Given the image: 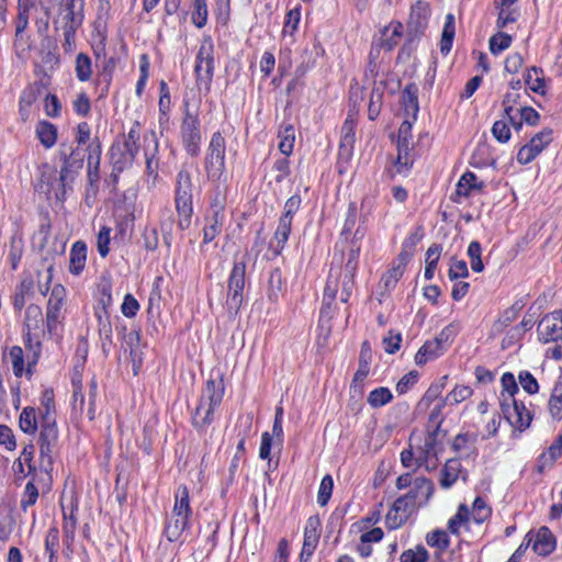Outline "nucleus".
Here are the masks:
<instances>
[{
	"label": "nucleus",
	"mask_w": 562,
	"mask_h": 562,
	"mask_svg": "<svg viewBox=\"0 0 562 562\" xmlns=\"http://www.w3.org/2000/svg\"><path fill=\"white\" fill-rule=\"evenodd\" d=\"M110 234H111V228L108 226H102L98 234L97 247H98L99 255L102 258H105L110 251V248H109V245L111 241Z\"/></svg>",
	"instance_id": "obj_62"
},
{
	"label": "nucleus",
	"mask_w": 562,
	"mask_h": 562,
	"mask_svg": "<svg viewBox=\"0 0 562 562\" xmlns=\"http://www.w3.org/2000/svg\"><path fill=\"white\" fill-rule=\"evenodd\" d=\"M562 454V450L555 445H551L548 453H542L538 460V472L542 473L546 467H551L555 460Z\"/></svg>",
	"instance_id": "obj_55"
},
{
	"label": "nucleus",
	"mask_w": 562,
	"mask_h": 562,
	"mask_svg": "<svg viewBox=\"0 0 562 562\" xmlns=\"http://www.w3.org/2000/svg\"><path fill=\"white\" fill-rule=\"evenodd\" d=\"M555 549V538L548 527L539 528L532 550L542 557L549 555Z\"/></svg>",
	"instance_id": "obj_21"
},
{
	"label": "nucleus",
	"mask_w": 562,
	"mask_h": 562,
	"mask_svg": "<svg viewBox=\"0 0 562 562\" xmlns=\"http://www.w3.org/2000/svg\"><path fill=\"white\" fill-rule=\"evenodd\" d=\"M472 389L468 385H457L443 400V404L454 405L472 395Z\"/></svg>",
	"instance_id": "obj_51"
},
{
	"label": "nucleus",
	"mask_w": 562,
	"mask_h": 562,
	"mask_svg": "<svg viewBox=\"0 0 562 562\" xmlns=\"http://www.w3.org/2000/svg\"><path fill=\"white\" fill-rule=\"evenodd\" d=\"M492 134L499 143H507L512 135L509 124L505 120L496 121L492 126Z\"/></svg>",
	"instance_id": "obj_63"
},
{
	"label": "nucleus",
	"mask_w": 562,
	"mask_h": 562,
	"mask_svg": "<svg viewBox=\"0 0 562 562\" xmlns=\"http://www.w3.org/2000/svg\"><path fill=\"white\" fill-rule=\"evenodd\" d=\"M65 297L66 289L61 284L54 285L46 307V327L49 335L56 334Z\"/></svg>",
	"instance_id": "obj_13"
},
{
	"label": "nucleus",
	"mask_w": 562,
	"mask_h": 562,
	"mask_svg": "<svg viewBox=\"0 0 562 562\" xmlns=\"http://www.w3.org/2000/svg\"><path fill=\"white\" fill-rule=\"evenodd\" d=\"M58 442V429L56 419L41 420L38 437L40 445V468L45 473L53 471V454Z\"/></svg>",
	"instance_id": "obj_6"
},
{
	"label": "nucleus",
	"mask_w": 562,
	"mask_h": 562,
	"mask_svg": "<svg viewBox=\"0 0 562 562\" xmlns=\"http://www.w3.org/2000/svg\"><path fill=\"white\" fill-rule=\"evenodd\" d=\"M15 518L11 512H0V541L7 542L15 527Z\"/></svg>",
	"instance_id": "obj_44"
},
{
	"label": "nucleus",
	"mask_w": 562,
	"mask_h": 562,
	"mask_svg": "<svg viewBox=\"0 0 562 562\" xmlns=\"http://www.w3.org/2000/svg\"><path fill=\"white\" fill-rule=\"evenodd\" d=\"M223 395L224 386L221 381L209 380L206 382L200 403L192 416V424L195 428L201 430L212 423L214 408L221 404Z\"/></svg>",
	"instance_id": "obj_3"
},
{
	"label": "nucleus",
	"mask_w": 562,
	"mask_h": 562,
	"mask_svg": "<svg viewBox=\"0 0 562 562\" xmlns=\"http://www.w3.org/2000/svg\"><path fill=\"white\" fill-rule=\"evenodd\" d=\"M34 282L31 278H25L21 281L14 294L13 305L14 308L21 311L25 305V296L32 293Z\"/></svg>",
	"instance_id": "obj_43"
},
{
	"label": "nucleus",
	"mask_w": 562,
	"mask_h": 562,
	"mask_svg": "<svg viewBox=\"0 0 562 562\" xmlns=\"http://www.w3.org/2000/svg\"><path fill=\"white\" fill-rule=\"evenodd\" d=\"M524 307L519 302H515L512 306L506 308L497 321L501 327L509 326L519 315V312Z\"/></svg>",
	"instance_id": "obj_60"
},
{
	"label": "nucleus",
	"mask_w": 562,
	"mask_h": 562,
	"mask_svg": "<svg viewBox=\"0 0 562 562\" xmlns=\"http://www.w3.org/2000/svg\"><path fill=\"white\" fill-rule=\"evenodd\" d=\"M484 188V183L482 181H476L475 173L471 171H467L459 180L456 189V194L469 196L472 190L481 191Z\"/></svg>",
	"instance_id": "obj_32"
},
{
	"label": "nucleus",
	"mask_w": 562,
	"mask_h": 562,
	"mask_svg": "<svg viewBox=\"0 0 562 562\" xmlns=\"http://www.w3.org/2000/svg\"><path fill=\"white\" fill-rule=\"evenodd\" d=\"M338 292V279L334 278L331 274L328 277L325 289H324V296H323V306L321 310V315L331 317L330 315V308L333 303L336 300Z\"/></svg>",
	"instance_id": "obj_27"
},
{
	"label": "nucleus",
	"mask_w": 562,
	"mask_h": 562,
	"mask_svg": "<svg viewBox=\"0 0 562 562\" xmlns=\"http://www.w3.org/2000/svg\"><path fill=\"white\" fill-rule=\"evenodd\" d=\"M11 363H12V370L16 378H21L24 373V352L23 349L20 346H13L10 349L9 352ZM25 373L31 376V374L27 373L25 370Z\"/></svg>",
	"instance_id": "obj_46"
},
{
	"label": "nucleus",
	"mask_w": 562,
	"mask_h": 562,
	"mask_svg": "<svg viewBox=\"0 0 562 562\" xmlns=\"http://www.w3.org/2000/svg\"><path fill=\"white\" fill-rule=\"evenodd\" d=\"M246 283V261H234L228 278L226 306L229 314L237 315L243 305V293Z\"/></svg>",
	"instance_id": "obj_8"
},
{
	"label": "nucleus",
	"mask_w": 562,
	"mask_h": 562,
	"mask_svg": "<svg viewBox=\"0 0 562 562\" xmlns=\"http://www.w3.org/2000/svg\"><path fill=\"white\" fill-rule=\"evenodd\" d=\"M470 512L464 504H461L458 508L457 514L449 520L448 530L453 535H459V526L463 522H468Z\"/></svg>",
	"instance_id": "obj_54"
},
{
	"label": "nucleus",
	"mask_w": 562,
	"mask_h": 562,
	"mask_svg": "<svg viewBox=\"0 0 562 562\" xmlns=\"http://www.w3.org/2000/svg\"><path fill=\"white\" fill-rule=\"evenodd\" d=\"M435 491L434 483L427 477H416L405 498L411 501L416 507L425 505Z\"/></svg>",
	"instance_id": "obj_18"
},
{
	"label": "nucleus",
	"mask_w": 562,
	"mask_h": 562,
	"mask_svg": "<svg viewBox=\"0 0 562 562\" xmlns=\"http://www.w3.org/2000/svg\"><path fill=\"white\" fill-rule=\"evenodd\" d=\"M445 351L438 342L434 340H427L417 351L415 356V362L417 366H424L429 360L436 359Z\"/></svg>",
	"instance_id": "obj_28"
},
{
	"label": "nucleus",
	"mask_w": 562,
	"mask_h": 562,
	"mask_svg": "<svg viewBox=\"0 0 562 562\" xmlns=\"http://www.w3.org/2000/svg\"><path fill=\"white\" fill-rule=\"evenodd\" d=\"M427 544L430 547L438 548L440 550H446L449 547V537L445 530H435L427 535L426 537Z\"/></svg>",
	"instance_id": "obj_56"
},
{
	"label": "nucleus",
	"mask_w": 562,
	"mask_h": 562,
	"mask_svg": "<svg viewBox=\"0 0 562 562\" xmlns=\"http://www.w3.org/2000/svg\"><path fill=\"white\" fill-rule=\"evenodd\" d=\"M59 547V531L56 527L48 529L45 538V550L48 553L49 562L56 560L57 550Z\"/></svg>",
	"instance_id": "obj_49"
},
{
	"label": "nucleus",
	"mask_w": 562,
	"mask_h": 562,
	"mask_svg": "<svg viewBox=\"0 0 562 562\" xmlns=\"http://www.w3.org/2000/svg\"><path fill=\"white\" fill-rule=\"evenodd\" d=\"M429 554L425 547L417 546L416 550H406L401 555V562H427Z\"/></svg>",
	"instance_id": "obj_58"
},
{
	"label": "nucleus",
	"mask_w": 562,
	"mask_h": 562,
	"mask_svg": "<svg viewBox=\"0 0 562 562\" xmlns=\"http://www.w3.org/2000/svg\"><path fill=\"white\" fill-rule=\"evenodd\" d=\"M70 148H71V145L61 143L59 151H58V156H59V159L61 160L63 165H61V168L59 171V179H58L59 189L56 192V198L61 201H64L66 199L69 173L71 172V164L69 162Z\"/></svg>",
	"instance_id": "obj_19"
},
{
	"label": "nucleus",
	"mask_w": 562,
	"mask_h": 562,
	"mask_svg": "<svg viewBox=\"0 0 562 562\" xmlns=\"http://www.w3.org/2000/svg\"><path fill=\"white\" fill-rule=\"evenodd\" d=\"M87 261V245L78 240L76 241L71 249L69 255V271L72 274H80L82 270L85 269Z\"/></svg>",
	"instance_id": "obj_23"
},
{
	"label": "nucleus",
	"mask_w": 562,
	"mask_h": 562,
	"mask_svg": "<svg viewBox=\"0 0 562 562\" xmlns=\"http://www.w3.org/2000/svg\"><path fill=\"white\" fill-rule=\"evenodd\" d=\"M382 98H383V87L374 82V86L371 90L370 101L368 105V117L373 121L380 114L382 108Z\"/></svg>",
	"instance_id": "obj_42"
},
{
	"label": "nucleus",
	"mask_w": 562,
	"mask_h": 562,
	"mask_svg": "<svg viewBox=\"0 0 562 562\" xmlns=\"http://www.w3.org/2000/svg\"><path fill=\"white\" fill-rule=\"evenodd\" d=\"M41 324H43L42 308L36 304H30L25 311V326L29 330L25 336V347L32 352V357H27L26 371L29 374L33 373L32 367L37 363L41 355V342L33 344L30 331L40 328Z\"/></svg>",
	"instance_id": "obj_9"
},
{
	"label": "nucleus",
	"mask_w": 562,
	"mask_h": 562,
	"mask_svg": "<svg viewBox=\"0 0 562 562\" xmlns=\"http://www.w3.org/2000/svg\"><path fill=\"white\" fill-rule=\"evenodd\" d=\"M45 14H53L55 31L78 30L83 21V2L76 0H49Z\"/></svg>",
	"instance_id": "obj_2"
},
{
	"label": "nucleus",
	"mask_w": 562,
	"mask_h": 562,
	"mask_svg": "<svg viewBox=\"0 0 562 562\" xmlns=\"http://www.w3.org/2000/svg\"><path fill=\"white\" fill-rule=\"evenodd\" d=\"M412 138V122L406 119L398 128L396 158V166L398 167V171H401L402 167L408 168L413 165V158L409 155V153L414 149Z\"/></svg>",
	"instance_id": "obj_14"
},
{
	"label": "nucleus",
	"mask_w": 562,
	"mask_h": 562,
	"mask_svg": "<svg viewBox=\"0 0 562 562\" xmlns=\"http://www.w3.org/2000/svg\"><path fill=\"white\" fill-rule=\"evenodd\" d=\"M40 93V88L35 86L27 87L20 98V114L22 120L25 121L29 116V109L36 101Z\"/></svg>",
	"instance_id": "obj_39"
},
{
	"label": "nucleus",
	"mask_w": 562,
	"mask_h": 562,
	"mask_svg": "<svg viewBox=\"0 0 562 562\" xmlns=\"http://www.w3.org/2000/svg\"><path fill=\"white\" fill-rule=\"evenodd\" d=\"M403 273L404 270H402L401 267L394 266L385 274H383L381 284L386 291H390L395 288Z\"/></svg>",
	"instance_id": "obj_61"
},
{
	"label": "nucleus",
	"mask_w": 562,
	"mask_h": 562,
	"mask_svg": "<svg viewBox=\"0 0 562 562\" xmlns=\"http://www.w3.org/2000/svg\"><path fill=\"white\" fill-rule=\"evenodd\" d=\"M224 214L210 213L205 216V226L203 228V244H209L215 239L222 232Z\"/></svg>",
	"instance_id": "obj_24"
},
{
	"label": "nucleus",
	"mask_w": 562,
	"mask_h": 562,
	"mask_svg": "<svg viewBox=\"0 0 562 562\" xmlns=\"http://www.w3.org/2000/svg\"><path fill=\"white\" fill-rule=\"evenodd\" d=\"M321 520L318 516H311L305 526L304 541H303V555L311 558L314 553L319 540Z\"/></svg>",
	"instance_id": "obj_20"
},
{
	"label": "nucleus",
	"mask_w": 562,
	"mask_h": 562,
	"mask_svg": "<svg viewBox=\"0 0 562 562\" xmlns=\"http://www.w3.org/2000/svg\"><path fill=\"white\" fill-rule=\"evenodd\" d=\"M192 175L186 164L181 166L175 178V207L178 215V227L186 231L190 227L193 215Z\"/></svg>",
	"instance_id": "obj_1"
},
{
	"label": "nucleus",
	"mask_w": 562,
	"mask_h": 562,
	"mask_svg": "<svg viewBox=\"0 0 562 562\" xmlns=\"http://www.w3.org/2000/svg\"><path fill=\"white\" fill-rule=\"evenodd\" d=\"M553 131L552 128L546 127L536 135L531 137L528 142L529 146L537 154V156L549 146V144L553 140L552 137Z\"/></svg>",
	"instance_id": "obj_40"
},
{
	"label": "nucleus",
	"mask_w": 562,
	"mask_h": 562,
	"mask_svg": "<svg viewBox=\"0 0 562 562\" xmlns=\"http://www.w3.org/2000/svg\"><path fill=\"white\" fill-rule=\"evenodd\" d=\"M482 247L481 244L476 240L470 243L468 247V256L470 258V265L474 272H482L484 270V265L481 258Z\"/></svg>",
	"instance_id": "obj_48"
},
{
	"label": "nucleus",
	"mask_w": 562,
	"mask_h": 562,
	"mask_svg": "<svg viewBox=\"0 0 562 562\" xmlns=\"http://www.w3.org/2000/svg\"><path fill=\"white\" fill-rule=\"evenodd\" d=\"M194 74L198 89L210 92L214 76V45L210 37L204 38L199 48Z\"/></svg>",
	"instance_id": "obj_5"
},
{
	"label": "nucleus",
	"mask_w": 562,
	"mask_h": 562,
	"mask_svg": "<svg viewBox=\"0 0 562 562\" xmlns=\"http://www.w3.org/2000/svg\"><path fill=\"white\" fill-rule=\"evenodd\" d=\"M393 398L391 391L387 387H378L370 392L368 403L374 407H381L390 403Z\"/></svg>",
	"instance_id": "obj_45"
},
{
	"label": "nucleus",
	"mask_w": 562,
	"mask_h": 562,
	"mask_svg": "<svg viewBox=\"0 0 562 562\" xmlns=\"http://www.w3.org/2000/svg\"><path fill=\"white\" fill-rule=\"evenodd\" d=\"M349 116H351L349 114ZM355 123L353 120L348 117L341 127L340 148L352 147L355 142Z\"/></svg>",
	"instance_id": "obj_59"
},
{
	"label": "nucleus",
	"mask_w": 562,
	"mask_h": 562,
	"mask_svg": "<svg viewBox=\"0 0 562 562\" xmlns=\"http://www.w3.org/2000/svg\"><path fill=\"white\" fill-rule=\"evenodd\" d=\"M501 408L504 417L514 428L522 431L530 426L532 415L522 402H517L515 398H512L509 403L505 400L501 403Z\"/></svg>",
	"instance_id": "obj_12"
},
{
	"label": "nucleus",
	"mask_w": 562,
	"mask_h": 562,
	"mask_svg": "<svg viewBox=\"0 0 562 562\" xmlns=\"http://www.w3.org/2000/svg\"><path fill=\"white\" fill-rule=\"evenodd\" d=\"M445 437L446 431L441 430L439 425H436L434 429L428 428L424 446L417 448L416 464L418 467L425 464L429 469L430 458L437 459V456L443 450L442 439Z\"/></svg>",
	"instance_id": "obj_11"
},
{
	"label": "nucleus",
	"mask_w": 562,
	"mask_h": 562,
	"mask_svg": "<svg viewBox=\"0 0 562 562\" xmlns=\"http://www.w3.org/2000/svg\"><path fill=\"white\" fill-rule=\"evenodd\" d=\"M283 288V278L282 272L279 268L273 269L270 272L269 281H268V300L272 303L279 301V297L282 293Z\"/></svg>",
	"instance_id": "obj_33"
},
{
	"label": "nucleus",
	"mask_w": 562,
	"mask_h": 562,
	"mask_svg": "<svg viewBox=\"0 0 562 562\" xmlns=\"http://www.w3.org/2000/svg\"><path fill=\"white\" fill-rule=\"evenodd\" d=\"M456 35V19L452 13L446 15V21L440 40V52L442 55L450 53Z\"/></svg>",
	"instance_id": "obj_26"
},
{
	"label": "nucleus",
	"mask_w": 562,
	"mask_h": 562,
	"mask_svg": "<svg viewBox=\"0 0 562 562\" xmlns=\"http://www.w3.org/2000/svg\"><path fill=\"white\" fill-rule=\"evenodd\" d=\"M19 425L23 432L34 434L38 427L36 409L32 406L24 407L19 418Z\"/></svg>",
	"instance_id": "obj_34"
},
{
	"label": "nucleus",
	"mask_w": 562,
	"mask_h": 562,
	"mask_svg": "<svg viewBox=\"0 0 562 562\" xmlns=\"http://www.w3.org/2000/svg\"><path fill=\"white\" fill-rule=\"evenodd\" d=\"M430 12V5L426 1L418 0L412 5L407 21V36H409V42L418 40L425 33Z\"/></svg>",
	"instance_id": "obj_10"
},
{
	"label": "nucleus",
	"mask_w": 562,
	"mask_h": 562,
	"mask_svg": "<svg viewBox=\"0 0 562 562\" xmlns=\"http://www.w3.org/2000/svg\"><path fill=\"white\" fill-rule=\"evenodd\" d=\"M491 515V508L486 505L484 499L477 496L474 499L472 507V517L477 524L485 521Z\"/></svg>",
	"instance_id": "obj_57"
},
{
	"label": "nucleus",
	"mask_w": 562,
	"mask_h": 562,
	"mask_svg": "<svg viewBox=\"0 0 562 562\" xmlns=\"http://www.w3.org/2000/svg\"><path fill=\"white\" fill-rule=\"evenodd\" d=\"M173 516H184L190 517L192 514L191 507H190V496H189V490L186 485H180L178 487V491L176 493V502L172 509Z\"/></svg>",
	"instance_id": "obj_29"
},
{
	"label": "nucleus",
	"mask_w": 562,
	"mask_h": 562,
	"mask_svg": "<svg viewBox=\"0 0 562 562\" xmlns=\"http://www.w3.org/2000/svg\"><path fill=\"white\" fill-rule=\"evenodd\" d=\"M402 103L406 116L409 115L415 121L419 111L418 105V87L416 83H408L402 91Z\"/></svg>",
	"instance_id": "obj_22"
},
{
	"label": "nucleus",
	"mask_w": 562,
	"mask_h": 562,
	"mask_svg": "<svg viewBox=\"0 0 562 562\" xmlns=\"http://www.w3.org/2000/svg\"><path fill=\"white\" fill-rule=\"evenodd\" d=\"M36 134L41 144L46 148L53 147L57 140V128L48 121H41L37 124Z\"/></svg>",
	"instance_id": "obj_30"
},
{
	"label": "nucleus",
	"mask_w": 562,
	"mask_h": 562,
	"mask_svg": "<svg viewBox=\"0 0 562 562\" xmlns=\"http://www.w3.org/2000/svg\"><path fill=\"white\" fill-rule=\"evenodd\" d=\"M226 140L221 132H215L206 148L204 167L207 178L220 182L225 175Z\"/></svg>",
	"instance_id": "obj_4"
},
{
	"label": "nucleus",
	"mask_w": 562,
	"mask_h": 562,
	"mask_svg": "<svg viewBox=\"0 0 562 562\" xmlns=\"http://www.w3.org/2000/svg\"><path fill=\"white\" fill-rule=\"evenodd\" d=\"M280 144L279 149L282 154L289 156L293 150L294 139H295V130L292 124L284 125L279 131Z\"/></svg>",
	"instance_id": "obj_37"
},
{
	"label": "nucleus",
	"mask_w": 562,
	"mask_h": 562,
	"mask_svg": "<svg viewBox=\"0 0 562 562\" xmlns=\"http://www.w3.org/2000/svg\"><path fill=\"white\" fill-rule=\"evenodd\" d=\"M538 334L543 342L559 340L562 337V310L544 315L538 324Z\"/></svg>",
	"instance_id": "obj_15"
},
{
	"label": "nucleus",
	"mask_w": 562,
	"mask_h": 562,
	"mask_svg": "<svg viewBox=\"0 0 562 562\" xmlns=\"http://www.w3.org/2000/svg\"><path fill=\"white\" fill-rule=\"evenodd\" d=\"M539 74H542L541 68L536 66L531 67L525 77V83L530 88L531 91L543 95L546 94L544 78L540 77Z\"/></svg>",
	"instance_id": "obj_38"
},
{
	"label": "nucleus",
	"mask_w": 562,
	"mask_h": 562,
	"mask_svg": "<svg viewBox=\"0 0 562 562\" xmlns=\"http://www.w3.org/2000/svg\"><path fill=\"white\" fill-rule=\"evenodd\" d=\"M19 12L15 19V36L20 37L21 33H24L29 24V0H19Z\"/></svg>",
	"instance_id": "obj_47"
},
{
	"label": "nucleus",
	"mask_w": 562,
	"mask_h": 562,
	"mask_svg": "<svg viewBox=\"0 0 562 562\" xmlns=\"http://www.w3.org/2000/svg\"><path fill=\"white\" fill-rule=\"evenodd\" d=\"M55 412L54 391L47 389L43 392L41 397V406L38 408L41 420H46V418L56 419Z\"/></svg>",
	"instance_id": "obj_35"
},
{
	"label": "nucleus",
	"mask_w": 562,
	"mask_h": 562,
	"mask_svg": "<svg viewBox=\"0 0 562 562\" xmlns=\"http://www.w3.org/2000/svg\"><path fill=\"white\" fill-rule=\"evenodd\" d=\"M180 136L187 154L196 157L200 154L202 139L200 120L198 113L190 110L188 102H184V116L180 126Z\"/></svg>",
	"instance_id": "obj_7"
},
{
	"label": "nucleus",
	"mask_w": 562,
	"mask_h": 562,
	"mask_svg": "<svg viewBox=\"0 0 562 562\" xmlns=\"http://www.w3.org/2000/svg\"><path fill=\"white\" fill-rule=\"evenodd\" d=\"M512 44V36L504 32H498L490 38V50L493 55L507 49Z\"/></svg>",
	"instance_id": "obj_50"
},
{
	"label": "nucleus",
	"mask_w": 562,
	"mask_h": 562,
	"mask_svg": "<svg viewBox=\"0 0 562 562\" xmlns=\"http://www.w3.org/2000/svg\"><path fill=\"white\" fill-rule=\"evenodd\" d=\"M138 151L126 146V144H122L121 142H115L110 148V159L113 167V171L123 172L125 169L130 168Z\"/></svg>",
	"instance_id": "obj_17"
},
{
	"label": "nucleus",
	"mask_w": 562,
	"mask_h": 562,
	"mask_svg": "<svg viewBox=\"0 0 562 562\" xmlns=\"http://www.w3.org/2000/svg\"><path fill=\"white\" fill-rule=\"evenodd\" d=\"M226 206V190L216 183L210 200V213L224 214Z\"/></svg>",
	"instance_id": "obj_41"
},
{
	"label": "nucleus",
	"mask_w": 562,
	"mask_h": 562,
	"mask_svg": "<svg viewBox=\"0 0 562 562\" xmlns=\"http://www.w3.org/2000/svg\"><path fill=\"white\" fill-rule=\"evenodd\" d=\"M334 487V481L330 474H326L321 482L317 495V503L324 507L328 504Z\"/></svg>",
	"instance_id": "obj_52"
},
{
	"label": "nucleus",
	"mask_w": 562,
	"mask_h": 562,
	"mask_svg": "<svg viewBox=\"0 0 562 562\" xmlns=\"http://www.w3.org/2000/svg\"><path fill=\"white\" fill-rule=\"evenodd\" d=\"M38 498V490L33 482H29L25 486L22 499L21 508L25 512L30 506H33Z\"/></svg>",
	"instance_id": "obj_64"
},
{
	"label": "nucleus",
	"mask_w": 562,
	"mask_h": 562,
	"mask_svg": "<svg viewBox=\"0 0 562 562\" xmlns=\"http://www.w3.org/2000/svg\"><path fill=\"white\" fill-rule=\"evenodd\" d=\"M189 518L184 516H173L171 513V517L167 520L164 533L166 538L172 542L180 538L182 532L188 527Z\"/></svg>",
	"instance_id": "obj_25"
},
{
	"label": "nucleus",
	"mask_w": 562,
	"mask_h": 562,
	"mask_svg": "<svg viewBox=\"0 0 562 562\" xmlns=\"http://www.w3.org/2000/svg\"><path fill=\"white\" fill-rule=\"evenodd\" d=\"M417 507L405 495L395 499L392 508L386 514L385 524L389 529L401 527Z\"/></svg>",
	"instance_id": "obj_16"
},
{
	"label": "nucleus",
	"mask_w": 562,
	"mask_h": 562,
	"mask_svg": "<svg viewBox=\"0 0 562 562\" xmlns=\"http://www.w3.org/2000/svg\"><path fill=\"white\" fill-rule=\"evenodd\" d=\"M460 471V461L458 459H449L441 470L440 485L443 488L452 486V484L458 480Z\"/></svg>",
	"instance_id": "obj_31"
},
{
	"label": "nucleus",
	"mask_w": 562,
	"mask_h": 562,
	"mask_svg": "<svg viewBox=\"0 0 562 562\" xmlns=\"http://www.w3.org/2000/svg\"><path fill=\"white\" fill-rule=\"evenodd\" d=\"M194 10L192 12V23L201 29L206 24L207 21V7L205 0H194Z\"/></svg>",
	"instance_id": "obj_53"
},
{
	"label": "nucleus",
	"mask_w": 562,
	"mask_h": 562,
	"mask_svg": "<svg viewBox=\"0 0 562 562\" xmlns=\"http://www.w3.org/2000/svg\"><path fill=\"white\" fill-rule=\"evenodd\" d=\"M75 71L77 79L81 82L88 81L91 78L92 63L91 58L87 54L79 53L77 55Z\"/></svg>",
	"instance_id": "obj_36"
}]
</instances>
